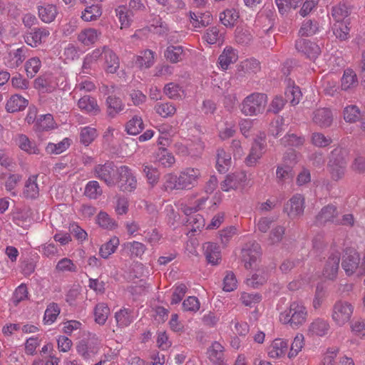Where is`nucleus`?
I'll list each match as a JSON object with an SVG mask.
<instances>
[{"mask_svg":"<svg viewBox=\"0 0 365 365\" xmlns=\"http://www.w3.org/2000/svg\"><path fill=\"white\" fill-rule=\"evenodd\" d=\"M307 308L302 302H292L289 309L279 314V321L284 324H289L292 328L297 329L307 320Z\"/></svg>","mask_w":365,"mask_h":365,"instance_id":"obj_1","label":"nucleus"},{"mask_svg":"<svg viewBox=\"0 0 365 365\" xmlns=\"http://www.w3.org/2000/svg\"><path fill=\"white\" fill-rule=\"evenodd\" d=\"M346 164V152L345 150L336 148L331 152L328 170L334 180L337 181L343 178L345 174Z\"/></svg>","mask_w":365,"mask_h":365,"instance_id":"obj_2","label":"nucleus"},{"mask_svg":"<svg viewBox=\"0 0 365 365\" xmlns=\"http://www.w3.org/2000/svg\"><path fill=\"white\" fill-rule=\"evenodd\" d=\"M267 102V95L259 93H252L243 101L241 111L245 115H256L264 110Z\"/></svg>","mask_w":365,"mask_h":365,"instance_id":"obj_3","label":"nucleus"},{"mask_svg":"<svg viewBox=\"0 0 365 365\" xmlns=\"http://www.w3.org/2000/svg\"><path fill=\"white\" fill-rule=\"evenodd\" d=\"M119 168L113 162H107L103 165H97L94 168L95 176L103 181L108 187L116 185Z\"/></svg>","mask_w":365,"mask_h":365,"instance_id":"obj_4","label":"nucleus"},{"mask_svg":"<svg viewBox=\"0 0 365 365\" xmlns=\"http://www.w3.org/2000/svg\"><path fill=\"white\" fill-rule=\"evenodd\" d=\"M353 310L354 308L351 304L338 301L333 307L332 319L337 325L342 326L349 321Z\"/></svg>","mask_w":365,"mask_h":365,"instance_id":"obj_5","label":"nucleus"},{"mask_svg":"<svg viewBox=\"0 0 365 365\" xmlns=\"http://www.w3.org/2000/svg\"><path fill=\"white\" fill-rule=\"evenodd\" d=\"M116 180V185L121 191L131 192L136 187V179L128 166L122 165L119 167Z\"/></svg>","mask_w":365,"mask_h":365,"instance_id":"obj_6","label":"nucleus"},{"mask_svg":"<svg viewBox=\"0 0 365 365\" xmlns=\"http://www.w3.org/2000/svg\"><path fill=\"white\" fill-rule=\"evenodd\" d=\"M241 254L245 267L251 269L261 255V247L256 242H248L242 249Z\"/></svg>","mask_w":365,"mask_h":365,"instance_id":"obj_7","label":"nucleus"},{"mask_svg":"<svg viewBox=\"0 0 365 365\" xmlns=\"http://www.w3.org/2000/svg\"><path fill=\"white\" fill-rule=\"evenodd\" d=\"M200 175L199 170L191 168H186L178 176V189L190 190L192 188L197 185Z\"/></svg>","mask_w":365,"mask_h":365,"instance_id":"obj_8","label":"nucleus"},{"mask_svg":"<svg viewBox=\"0 0 365 365\" xmlns=\"http://www.w3.org/2000/svg\"><path fill=\"white\" fill-rule=\"evenodd\" d=\"M50 31L45 27H34L26 32L24 36L25 42L31 47H37L45 42Z\"/></svg>","mask_w":365,"mask_h":365,"instance_id":"obj_9","label":"nucleus"},{"mask_svg":"<svg viewBox=\"0 0 365 365\" xmlns=\"http://www.w3.org/2000/svg\"><path fill=\"white\" fill-rule=\"evenodd\" d=\"M360 257L358 252L351 248H346L342 258L341 267L347 275H351L359 267Z\"/></svg>","mask_w":365,"mask_h":365,"instance_id":"obj_10","label":"nucleus"},{"mask_svg":"<svg viewBox=\"0 0 365 365\" xmlns=\"http://www.w3.org/2000/svg\"><path fill=\"white\" fill-rule=\"evenodd\" d=\"M304 209V198L300 194H295L284 205V211L288 215L294 218L303 214Z\"/></svg>","mask_w":365,"mask_h":365,"instance_id":"obj_11","label":"nucleus"},{"mask_svg":"<svg viewBox=\"0 0 365 365\" xmlns=\"http://www.w3.org/2000/svg\"><path fill=\"white\" fill-rule=\"evenodd\" d=\"M295 48L310 59H315L321 53L320 48L317 43L304 38L296 41Z\"/></svg>","mask_w":365,"mask_h":365,"instance_id":"obj_12","label":"nucleus"},{"mask_svg":"<svg viewBox=\"0 0 365 365\" xmlns=\"http://www.w3.org/2000/svg\"><path fill=\"white\" fill-rule=\"evenodd\" d=\"M339 262L340 253L339 252H335L329 257L323 269V275L325 278L334 279L336 277Z\"/></svg>","mask_w":365,"mask_h":365,"instance_id":"obj_13","label":"nucleus"},{"mask_svg":"<svg viewBox=\"0 0 365 365\" xmlns=\"http://www.w3.org/2000/svg\"><path fill=\"white\" fill-rule=\"evenodd\" d=\"M246 174L244 173L228 174L220 184L221 189L225 192H228L230 190H236L246 180Z\"/></svg>","mask_w":365,"mask_h":365,"instance_id":"obj_14","label":"nucleus"},{"mask_svg":"<svg viewBox=\"0 0 365 365\" xmlns=\"http://www.w3.org/2000/svg\"><path fill=\"white\" fill-rule=\"evenodd\" d=\"M101 49H102V56L105 60L106 71L110 73H115L120 66L118 57L108 46H104L101 47Z\"/></svg>","mask_w":365,"mask_h":365,"instance_id":"obj_15","label":"nucleus"},{"mask_svg":"<svg viewBox=\"0 0 365 365\" xmlns=\"http://www.w3.org/2000/svg\"><path fill=\"white\" fill-rule=\"evenodd\" d=\"M265 148L264 139L259 138L256 139L251 148L250 152L245 158V163L248 166H253L259 159Z\"/></svg>","mask_w":365,"mask_h":365,"instance_id":"obj_16","label":"nucleus"},{"mask_svg":"<svg viewBox=\"0 0 365 365\" xmlns=\"http://www.w3.org/2000/svg\"><path fill=\"white\" fill-rule=\"evenodd\" d=\"M102 56V49L98 48L88 53L85 56L83 65H82V73L85 74H91L92 71L94 69V66L100 57Z\"/></svg>","mask_w":365,"mask_h":365,"instance_id":"obj_17","label":"nucleus"},{"mask_svg":"<svg viewBox=\"0 0 365 365\" xmlns=\"http://www.w3.org/2000/svg\"><path fill=\"white\" fill-rule=\"evenodd\" d=\"M29 105V101L19 94L13 95L7 101L6 110L8 113H15L24 110Z\"/></svg>","mask_w":365,"mask_h":365,"instance_id":"obj_18","label":"nucleus"},{"mask_svg":"<svg viewBox=\"0 0 365 365\" xmlns=\"http://www.w3.org/2000/svg\"><path fill=\"white\" fill-rule=\"evenodd\" d=\"M106 104L107 107V115L111 118L116 117L125 108L122 100L114 96H108Z\"/></svg>","mask_w":365,"mask_h":365,"instance_id":"obj_19","label":"nucleus"},{"mask_svg":"<svg viewBox=\"0 0 365 365\" xmlns=\"http://www.w3.org/2000/svg\"><path fill=\"white\" fill-rule=\"evenodd\" d=\"M204 254L206 259L210 264L216 265L220 259V251L217 244L214 242H206L203 245Z\"/></svg>","mask_w":365,"mask_h":365,"instance_id":"obj_20","label":"nucleus"},{"mask_svg":"<svg viewBox=\"0 0 365 365\" xmlns=\"http://www.w3.org/2000/svg\"><path fill=\"white\" fill-rule=\"evenodd\" d=\"M336 216V207L333 205H328L324 207L316 216V223L318 225H324L327 222L333 221L334 218Z\"/></svg>","mask_w":365,"mask_h":365,"instance_id":"obj_21","label":"nucleus"},{"mask_svg":"<svg viewBox=\"0 0 365 365\" xmlns=\"http://www.w3.org/2000/svg\"><path fill=\"white\" fill-rule=\"evenodd\" d=\"M38 13L40 19L45 23L52 22L57 14L56 6L53 4H44L38 6Z\"/></svg>","mask_w":365,"mask_h":365,"instance_id":"obj_22","label":"nucleus"},{"mask_svg":"<svg viewBox=\"0 0 365 365\" xmlns=\"http://www.w3.org/2000/svg\"><path fill=\"white\" fill-rule=\"evenodd\" d=\"M314 122L322 128H327L332 122V114L328 108H320L314 113Z\"/></svg>","mask_w":365,"mask_h":365,"instance_id":"obj_23","label":"nucleus"},{"mask_svg":"<svg viewBox=\"0 0 365 365\" xmlns=\"http://www.w3.org/2000/svg\"><path fill=\"white\" fill-rule=\"evenodd\" d=\"M78 106L80 109L87 113L96 115L100 112V108L96 98L90 96H84L78 101Z\"/></svg>","mask_w":365,"mask_h":365,"instance_id":"obj_24","label":"nucleus"},{"mask_svg":"<svg viewBox=\"0 0 365 365\" xmlns=\"http://www.w3.org/2000/svg\"><path fill=\"white\" fill-rule=\"evenodd\" d=\"M352 7L345 2H340L331 9V16L335 21H345L350 15Z\"/></svg>","mask_w":365,"mask_h":365,"instance_id":"obj_25","label":"nucleus"},{"mask_svg":"<svg viewBox=\"0 0 365 365\" xmlns=\"http://www.w3.org/2000/svg\"><path fill=\"white\" fill-rule=\"evenodd\" d=\"M224 346L218 341H214L207 349V354L211 361L221 365L224 359Z\"/></svg>","mask_w":365,"mask_h":365,"instance_id":"obj_26","label":"nucleus"},{"mask_svg":"<svg viewBox=\"0 0 365 365\" xmlns=\"http://www.w3.org/2000/svg\"><path fill=\"white\" fill-rule=\"evenodd\" d=\"M329 329V324L327 321L317 318L312 322L309 327L308 331L311 335L323 336L326 335Z\"/></svg>","mask_w":365,"mask_h":365,"instance_id":"obj_27","label":"nucleus"},{"mask_svg":"<svg viewBox=\"0 0 365 365\" xmlns=\"http://www.w3.org/2000/svg\"><path fill=\"white\" fill-rule=\"evenodd\" d=\"M288 348L286 341L281 339H274L268 349V354L272 358H278L284 356Z\"/></svg>","mask_w":365,"mask_h":365,"instance_id":"obj_28","label":"nucleus"},{"mask_svg":"<svg viewBox=\"0 0 365 365\" xmlns=\"http://www.w3.org/2000/svg\"><path fill=\"white\" fill-rule=\"evenodd\" d=\"M349 19L336 21L332 26L333 34L340 41H345L349 38L350 28Z\"/></svg>","mask_w":365,"mask_h":365,"instance_id":"obj_29","label":"nucleus"},{"mask_svg":"<svg viewBox=\"0 0 365 365\" xmlns=\"http://www.w3.org/2000/svg\"><path fill=\"white\" fill-rule=\"evenodd\" d=\"M358 78L356 73L350 68L344 71L341 79V87L344 91L352 89L358 86Z\"/></svg>","mask_w":365,"mask_h":365,"instance_id":"obj_30","label":"nucleus"},{"mask_svg":"<svg viewBox=\"0 0 365 365\" xmlns=\"http://www.w3.org/2000/svg\"><path fill=\"white\" fill-rule=\"evenodd\" d=\"M237 58L236 51L232 47H226L219 56V63L223 69H227L230 64L237 61Z\"/></svg>","mask_w":365,"mask_h":365,"instance_id":"obj_31","label":"nucleus"},{"mask_svg":"<svg viewBox=\"0 0 365 365\" xmlns=\"http://www.w3.org/2000/svg\"><path fill=\"white\" fill-rule=\"evenodd\" d=\"M291 79H289L288 86L284 92L285 101L289 102L292 106L299 103L302 97V92L299 86L291 85Z\"/></svg>","mask_w":365,"mask_h":365,"instance_id":"obj_32","label":"nucleus"},{"mask_svg":"<svg viewBox=\"0 0 365 365\" xmlns=\"http://www.w3.org/2000/svg\"><path fill=\"white\" fill-rule=\"evenodd\" d=\"M37 175H32L26 180L24 195L26 198L36 199L39 195V189L36 183Z\"/></svg>","mask_w":365,"mask_h":365,"instance_id":"obj_33","label":"nucleus"},{"mask_svg":"<svg viewBox=\"0 0 365 365\" xmlns=\"http://www.w3.org/2000/svg\"><path fill=\"white\" fill-rule=\"evenodd\" d=\"M19 147L28 153L29 154H38L39 149L34 141H31L29 138L24 134H21L17 138Z\"/></svg>","mask_w":365,"mask_h":365,"instance_id":"obj_34","label":"nucleus"},{"mask_svg":"<svg viewBox=\"0 0 365 365\" xmlns=\"http://www.w3.org/2000/svg\"><path fill=\"white\" fill-rule=\"evenodd\" d=\"M55 122L51 114L41 115L36 121L35 126L38 131H47L55 128Z\"/></svg>","mask_w":365,"mask_h":365,"instance_id":"obj_35","label":"nucleus"},{"mask_svg":"<svg viewBox=\"0 0 365 365\" xmlns=\"http://www.w3.org/2000/svg\"><path fill=\"white\" fill-rule=\"evenodd\" d=\"M144 128L142 118L139 116H133L125 125V130L129 135H136Z\"/></svg>","mask_w":365,"mask_h":365,"instance_id":"obj_36","label":"nucleus"},{"mask_svg":"<svg viewBox=\"0 0 365 365\" xmlns=\"http://www.w3.org/2000/svg\"><path fill=\"white\" fill-rule=\"evenodd\" d=\"M183 54V49L180 46H169L165 51V57L171 63L180 61Z\"/></svg>","mask_w":365,"mask_h":365,"instance_id":"obj_37","label":"nucleus"},{"mask_svg":"<svg viewBox=\"0 0 365 365\" xmlns=\"http://www.w3.org/2000/svg\"><path fill=\"white\" fill-rule=\"evenodd\" d=\"M98 37L97 30L88 29L82 31L78 36V40L86 46L94 43Z\"/></svg>","mask_w":365,"mask_h":365,"instance_id":"obj_38","label":"nucleus"},{"mask_svg":"<svg viewBox=\"0 0 365 365\" xmlns=\"http://www.w3.org/2000/svg\"><path fill=\"white\" fill-rule=\"evenodd\" d=\"M78 353L85 359L91 358L98 352V347L91 345L85 340H81L76 346Z\"/></svg>","mask_w":365,"mask_h":365,"instance_id":"obj_39","label":"nucleus"},{"mask_svg":"<svg viewBox=\"0 0 365 365\" xmlns=\"http://www.w3.org/2000/svg\"><path fill=\"white\" fill-rule=\"evenodd\" d=\"M238 18L239 14L235 9H226L220 14V20L226 27L234 26Z\"/></svg>","mask_w":365,"mask_h":365,"instance_id":"obj_40","label":"nucleus"},{"mask_svg":"<svg viewBox=\"0 0 365 365\" xmlns=\"http://www.w3.org/2000/svg\"><path fill=\"white\" fill-rule=\"evenodd\" d=\"M110 309L104 303L98 304L94 309L95 322L98 324L103 325L106 323Z\"/></svg>","mask_w":365,"mask_h":365,"instance_id":"obj_41","label":"nucleus"},{"mask_svg":"<svg viewBox=\"0 0 365 365\" xmlns=\"http://www.w3.org/2000/svg\"><path fill=\"white\" fill-rule=\"evenodd\" d=\"M119 245V240L117 237H113L106 243L101 245L100 248V255L104 258H108L111 254H113Z\"/></svg>","mask_w":365,"mask_h":365,"instance_id":"obj_42","label":"nucleus"},{"mask_svg":"<svg viewBox=\"0 0 365 365\" xmlns=\"http://www.w3.org/2000/svg\"><path fill=\"white\" fill-rule=\"evenodd\" d=\"M103 193V190L98 181H89L86 185L84 195L90 199H97Z\"/></svg>","mask_w":365,"mask_h":365,"instance_id":"obj_43","label":"nucleus"},{"mask_svg":"<svg viewBox=\"0 0 365 365\" xmlns=\"http://www.w3.org/2000/svg\"><path fill=\"white\" fill-rule=\"evenodd\" d=\"M318 31V24L316 21L311 19L305 20L299 30V35L301 36H312Z\"/></svg>","mask_w":365,"mask_h":365,"instance_id":"obj_44","label":"nucleus"},{"mask_svg":"<svg viewBox=\"0 0 365 365\" xmlns=\"http://www.w3.org/2000/svg\"><path fill=\"white\" fill-rule=\"evenodd\" d=\"M280 143L285 147H299L304 144V138L302 136H298L294 133H290L288 132L283 138L280 139Z\"/></svg>","mask_w":365,"mask_h":365,"instance_id":"obj_45","label":"nucleus"},{"mask_svg":"<svg viewBox=\"0 0 365 365\" xmlns=\"http://www.w3.org/2000/svg\"><path fill=\"white\" fill-rule=\"evenodd\" d=\"M135 63L140 68H150L154 63V52L149 49L144 51L143 56L136 57Z\"/></svg>","mask_w":365,"mask_h":365,"instance_id":"obj_46","label":"nucleus"},{"mask_svg":"<svg viewBox=\"0 0 365 365\" xmlns=\"http://www.w3.org/2000/svg\"><path fill=\"white\" fill-rule=\"evenodd\" d=\"M96 221L103 229L114 230L118 227L117 222L106 212L101 211L97 215Z\"/></svg>","mask_w":365,"mask_h":365,"instance_id":"obj_47","label":"nucleus"},{"mask_svg":"<svg viewBox=\"0 0 365 365\" xmlns=\"http://www.w3.org/2000/svg\"><path fill=\"white\" fill-rule=\"evenodd\" d=\"M130 309L125 308L117 312L115 314L117 324L121 327L128 326L133 321Z\"/></svg>","mask_w":365,"mask_h":365,"instance_id":"obj_48","label":"nucleus"},{"mask_svg":"<svg viewBox=\"0 0 365 365\" xmlns=\"http://www.w3.org/2000/svg\"><path fill=\"white\" fill-rule=\"evenodd\" d=\"M288 125H286L284 122L283 118H278L273 120L269 129V133L275 138L279 137L282 134L286 131Z\"/></svg>","mask_w":365,"mask_h":365,"instance_id":"obj_49","label":"nucleus"},{"mask_svg":"<svg viewBox=\"0 0 365 365\" xmlns=\"http://www.w3.org/2000/svg\"><path fill=\"white\" fill-rule=\"evenodd\" d=\"M361 115L359 108L355 105H350L344 109V118L346 122L355 123L360 119Z\"/></svg>","mask_w":365,"mask_h":365,"instance_id":"obj_50","label":"nucleus"},{"mask_svg":"<svg viewBox=\"0 0 365 365\" xmlns=\"http://www.w3.org/2000/svg\"><path fill=\"white\" fill-rule=\"evenodd\" d=\"M158 161L164 167L170 168L175 163V158L165 148H160L157 153Z\"/></svg>","mask_w":365,"mask_h":365,"instance_id":"obj_51","label":"nucleus"},{"mask_svg":"<svg viewBox=\"0 0 365 365\" xmlns=\"http://www.w3.org/2000/svg\"><path fill=\"white\" fill-rule=\"evenodd\" d=\"M277 182L282 183L287 180H292L294 178V173L292 168L288 165L278 166L276 172Z\"/></svg>","mask_w":365,"mask_h":365,"instance_id":"obj_52","label":"nucleus"},{"mask_svg":"<svg viewBox=\"0 0 365 365\" xmlns=\"http://www.w3.org/2000/svg\"><path fill=\"white\" fill-rule=\"evenodd\" d=\"M102 14L101 8L98 5H92L86 7L82 13L81 18L86 21L96 20Z\"/></svg>","mask_w":365,"mask_h":365,"instance_id":"obj_53","label":"nucleus"},{"mask_svg":"<svg viewBox=\"0 0 365 365\" xmlns=\"http://www.w3.org/2000/svg\"><path fill=\"white\" fill-rule=\"evenodd\" d=\"M143 171L149 184L153 186L158 183L160 178V172L156 168L149 165H143Z\"/></svg>","mask_w":365,"mask_h":365,"instance_id":"obj_54","label":"nucleus"},{"mask_svg":"<svg viewBox=\"0 0 365 365\" xmlns=\"http://www.w3.org/2000/svg\"><path fill=\"white\" fill-rule=\"evenodd\" d=\"M164 93L170 98L172 99H180L182 98V94L184 91L182 88L175 83H169L164 87Z\"/></svg>","mask_w":365,"mask_h":365,"instance_id":"obj_55","label":"nucleus"},{"mask_svg":"<svg viewBox=\"0 0 365 365\" xmlns=\"http://www.w3.org/2000/svg\"><path fill=\"white\" fill-rule=\"evenodd\" d=\"M97 136L96 130L91 127H85L82 128L80 133V141L82 144L88 146L91 144Z\"/></svg>","mask_w":365,"mask_h":365,"instance_id":"obj_56","label":"nucleus"},{"mask_svg":"<svg viewBox=\"0 0 365 365\" xmlns=\"http://www.w3.org/2000/svg\"><path fill=\"white\" fill-rule=\"evenodd\" d=\"M252 40V35L248 29L237 27L235 30V41L237 43L247 45Z\"/></svg>","mask_w":365,"mask_h":365,"instance_id":"obj_57","label":"nucleus"},{"mask_svg":"<svg viewBox=\"0 0 365 365\" xmlns=\"http://www.w3.org/2000/svg\"><path fill=\"white\" fill-rule=\"evenodd\" d=\"M70 145V140L64 138L57 144L48 143L46 148V152L50 154H60L66 150Z\"/></svg>","mask_w":365,"mask_h":365,"instance_id":"obj_58","label":"nucleus"},{"mask_svg":"<svg viewBox=\"0 0 365 365\" xmlns=\"http://www.w3.org/2000/svg\"><path fill=\"white\" fill-rule=\"evenodd\" d=\"M187 223L192 232H197L200 231V229L205 226V220L201 215L195 214L187 217Z\"/></svg>","mask_w":365,"mask_h":365,"instance_id":"obj_59","label":"nucleus"},{"mask_svg":"<svg viewBox=\"0 0 365 365\" xmlns=\"http://www.w3.org/2000/svg\"><path fill=\"white\" fill-rule=\"evenodd\" d=\"M41 65V61L37 57L31 58L28 60L25 63V70L27 76L33 78L39 71Z\"/></svg>","mask_w":365,"mask_h":365,"instance_id":"obj_60","label":"nucleus"},{"mask_svg":"<svg viewBox=\"0 0 365 365\" xmlns=\"http://www.w3.org/2000/svg\"><path fill=\"white\" fill-rule=\"evenodd\" d=\"M60 314V309L57 304L51 303L45 311L43 321L45 323H53L56 319L58 315Z\"/></svg>","mask_w":365,"mask_h":365,"instance_id":"obj_61","label":"nucleus"},{"mask_svg":"<svg viewBox=\"0 0 365 365\" xmlns=\"http://www.w3.org/2000/svg\"><path fill=\"white\" fill-rule=\"evenodd\" d=\"M162 189L165 191H172L178 189V176L173 173L166 174L164 176V183Z\"/></svg>","mask_w":365,"mask_h":365,"instance_id":"obj_62","label":"nucleus"},{"mask_svg":"<svg viewBox=\"0 0 365 365\" xmlns=\"http://www.w3.org/2000/svg\"><path fill=\"white\" fill-rule=\"evenodd\" d=\"M155 110L157 113L163 118H167L175 114L176 108L175 106L169 103H158L155 106Z\"/></svg>","mask_w":365,"mask_h":365,"instance_id":"obj_63","label":"nucleus"},{"mask_svg":"<svg viewBox=\"0 0 365 365\" xmlns=\"http://www.w3.org/2000/svg\"><path fill=\"white\" fill-rule=\"evenodd\" d=\"M27 297V287L25 284H21L14 291L12 297V302L15 306H17L19 304V302L26 299Z\"/></svg>","mask_w":365,"mask_h":365,"instance_id":"obj_64","label":"nucleus"}]
</instances>
